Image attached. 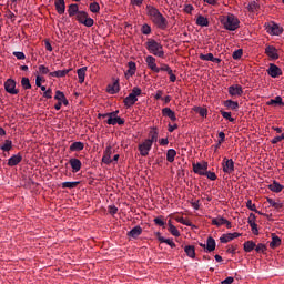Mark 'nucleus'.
<instances>
[{
  "mask_svg": "<svg viewBox=\"0 0 284 284\" xmlns=\"http://www.w3.org/2000/svg\"><path fill=\"white\" fill-rule=\"evenodd\" d=\"M268 77H272V79H278L283 74V70L278 68V65L271 63L267 69Z\"/></svg>",
  "mask_w": 284,
  "mask_h": 284,
  "instance_id": "obj_9",
  "label": "nucleus"
},
{
  "mask_svg": "<svg viewBox=\"0 0 284 284\" xmlns=\"http://www.w3.org/2000/svg\"><path fill=\"white\" fill-rule=\"evenodd\" d=\"M266 105H284L283 98L281 95L275 97L266 102Z\"/></svg>",
  "mask_w": 284,
  "mask_h": 284,
  "instance_id": "obj_39",
  "label": "nucleus"
},
{
  "mask_svg": "<svg viewBox=\"0 0 284 284\" xmlns=\"http://www.w3.org/2000/svg\"><path fill=\"white\" fill-rule=\"evenodd\" d=\"M146 65L149 70H152V72H155V74H159V68L156 67V58L152 55H148L145 58Z\"/></svg>",
  "mask_w": 284,
  "mask_h": 284,
  "instance_id": "obj_15",
  "label": "nucleus"
},
{
  "mask_svg": "<svg viewBox=\"0 0 284 284\" xmlns=\"http://www.w3.org/2000/svg\"><path fill=\"white\" fill-rule=\"evenodd\" d=\"M184 252L189 258H196V250L194 248V245H186Z\"/></svg>",
  "mask_w": 284,
  "mask_h": 284,
  "instance_id": "obj_33",
  "label": "nucleus"
},
{
  "mask_svg": "<svg viewBox=\"0 0 284 284\" xmlns=\"http://www.w3.org/2000/svg\"><path fill=\"white\" fill-rule=\"evenodd\" d=\"M221 115L223 116V119H226V121H230V123H234L235 121V119L232 118V112L221 111Z\"/></svg>",
  "mask_w": 284,
  "mask_h": 284,
  "instance_id": "obj_47",
  "label": "nucleus"
},
{
  "mask_svg": "<svg viewBox=\"0 0 284 284\" xmlns=\"http://www.w3.org/2000/svg\"><path fill=\"white\" fill-rule=\"evenodd\" d=\"M75 19L79 23L85 26V28H92V26H94V19L89 18L87 11H80L78 16H75Z\"/></svg>",
  "mask_w": 284,
  "mask_h": 284,
  "instance_id": "obj_6",
  "label": "nucleus"
},
{
  "mask_svg": "<svg viewBox=\"0 0 284 284\" xmlns=\"http://www.w3.org/2000/svg\"><path fill=\"white\" fill-rule=\"evenodd\" d=\"M102 163L110 165L112 163V148L109 145L105 148L102 156Z\"/></svg>",
  "mask_w": 284,
  "mask_h": 284,
  "instance_id": "obj_17",
  "label": "nucleus"
},
{
  "mask_svg": "<svg viewBox=\"0 0 284 284\" xmlns=\"http://www.w3.org/2000/svg\"><path fill=\"white\" fill-rule=\"evenodd\" d=\"M85 72H88V67H82L77 70L79 83H84L85 82Z\"/></svg>",
  "mask_w": 284,
  "mask_h": 284,
  "instance_id": "obj_34",
  "label": "nucleus"
},
{
  "mask_svg": "<svg viewBox=\"0 0 284 284\" xmlns=\"http://www.w3.org/2000/svg\"><path fill=\"white\" fill-rule=\"evenodd\" d=\"M152 143L150 140H144L142 143L139 144L138 150L141 156H148L150 154V150H152Z\"/></svg>",
  "mask_w": 284,
  "mask_h": 284,
  "instance_id": "obj_8",
  "label": "nucleus"
},
{
  "mask_svg": "<svg viewBox=\"0 0 284 284\" xmlns=\"http://www.w3.org/2000/svg\"><path fill=\"white\" fill-rule=\"evenodd\" d=\"M83 148H85V144L83 142H73L69 150L70 152H81V150H83Z\"/></svg>",
  "mask_w": 284,
  "mask_h": 284,
  "instance_id": "obj_32",
  "label": "nucleus"
},
{
  "mask_svg": "<svg viewBox=\"0 0 284 284\" xmlns=\"http://www.w3.org/2000/svg\"><path fill=\"white\" fill-rule=\"evenodd\" d=\"M214 250H216V240H214V237H212V236H209L206 240L205 252L210 253V252H214Z\"/></svg>",
  "mask_w": 284,
  "mask_h": 284,
  "instance_id": "obj_25",
  "label": "nucleus"
},
{
  "mask_svg": "<svg viewBox=\"0 0 284 284\" xmlns=\"http://www.w3.org/2000/svg\"><path fill=\"white\" fill-rule=\"evenodd\" d=\"M44 99H52V89H48L44 93H43Z\"/></svg>",
  "mask_w": 284,
  "mask_h": 284,
  "instance_id": "obj_64",
  "label": "nucleus"
},
{
  "mask_svg": "<svg viewBox=\"0 0 284 284\" xmlns=\"http://www.w3.org/2000/svg\"><path fill=\"white\" fill-rule=\"evenodd\" d=\"M64 98H65V93H63V91H60V90L55 91V95H54L55 101L61 102Z\"/></svg>",
  "mask_w": 284,
  "mask_h": 284,
  "instance_id": "obj_56",
  "label": "nucleus"
},
{
  "mask_svg": "<svg viewBox=\"0 0 284 284\" xmlns=\"http://www.w3.org/2000/svg\"><path fill=\"white\" fill-rule=\"evenodd\" d=\"M265 54L268 59H272V61H276L278 59V50L274 45H267L265 48Z\"/></svg>",
  "mask_w": 284,
  "mask_h": 284,
  "instance_id": "obj_14",
  "label": "nucleus"
},
{
  "mask_svg": "<svg viewBox=\"0 0 284 284\" xmlns=\"http://www.w3.org/2000/svg\"><path fill=\"white\" fill-rule=\"evenodd\" d=\"M143 234V229L139 225L134 226L131 231L128 232V236L131 239H138V236H141Z\"/></svg>",
  "mask_w": 284,
  "mask_h": 284,
  "instance_id": "obj_26",
  "label": "nucleus"
},
{
  "mask_svg": "<svg viewBox=\"0 0 284 284\" xmlns=\"http://www.w3.org/2000/svg\"><path fill=\"white\" fill-rule=\"evenodd\" d=\"M196 26H200V28H207L210 26V20L205 18L204 16H197L195 20Z\"/></svg>",
  "mask_w": 284,
  "mask_h": 284,
  "instance_id": "obj_29",
  "label": "nucleus"
},
{
  "mask_svg": "<svg viewBox=\"0 0 284 284\" xmlns=\"http://www.w3.org/2000/svg\"><path fill=\"white\" fill-rule=\"evenodd\" d=\"M159 72H166L168 74H172V68H170L169 64L163 63L159 68Z\"/></svg>",
  "mask_w": 284,
  "mask_h": 284,
  "instance_id": "obj_50",
  "label": "nucleus"
},
{
  "mask_svg": "<svg viewBox=\"0 0 284 284\" xmlns=\"http://www.w3.org/2000/svg\"><path fill=\"white\" fill-rule=\"evenodd\" d=\"M193 110H194V112H197V114H200V116H202L203 119H205V116H207V109H205V108L194 106Z\"/></svg>",
  "mask_w": 284,
  "mask_h": 284,
  "instance_id": "obj_43",
  "label": "nucleus"
},
{
  "mask_svg": "<svg viewBox=\"0 0 284 284\" xmlns=\"http://www.w3.org/2000/svg\"><path fill=\"white\" fill-rule=\"evenodd\" d=\"M79 181H74V182H62L61 187L63 190H74V187H77V185H79Z\"/></svg>",
  "mask_w": 284,
  "mask_h": 284,
  "instance_id": "obj_41",
  "label": "nucleus"
},
{
  "mask_svg": "<svg viewBox=\"0 0 284 284\" xmlns=\"http://www.w3.org/2000/svg\"><path fill=\"white\" fill-rule=\"evenodd\" d=\"M79 12H81V11H79V4H77V3L69 4V7H68L69 17H78Z\"/></svg>",
  "mask_w": 284,
  "mask_h": 284,
  "instance_id": "obj_28",
  "label": "nucleus"
},
{
  "mask_svg": "<svg viewBox=\"0 0 284 284\" xmlns=\"http://www.w3.org/2000/svg\"><path fill=\"white\" fill-rule=\"evenodd\" d=\"M241 233H226L220 237V243H230V241H234V239H239Z\"/></svg>",
  "mask_w": 284,
  "mask_h": 284,
  "instance_id": "obj_18",
  "label": "nucleus"
},
{
  "mask_svg": "<svg viewBox=\"0 0 284 284\" xmlns=\"http://www.w3.org/2000/svg\"><path fill=\"white\" fill-rule=\"evenodd\" d=\"M23 161V155L21 153L13 154L11 158L8 159L7 165L9 168H14L19 165Z\"/></svg>",
  "mask_w": 284,
  "mask_h": 284,
  "instance_id": "obj_12",
  "label": "nucleus"
},
{
  "mask_svg": "<svg viewBox=\"0 0 284 284\" xmlns=\"http://www.w3.org/2000/svg\"><path fill=\"white\" fill-rule=\"evenodd\" d=\"M145 10H146V16L152 21V23H154V26L160 28V30H165L168 28V19L163 17L161 11H159L156 7L152 4H148Z\"/></svg>",
  "mask_w": 284,
  "mask_h": 284,
  "instance_id": "obj_1",
  "label": "nucleus"
},
{
  "mask_svg": "<svg viewBox=\"0 0 284 284\" xmlns=\"http://www.w3.org/2000/svg\"><path fill=\"white\" fill-rule=\"evenodd\" d=\"M0 150L3 152H10V150H12V140H6L4 143L0 146Z\"/></svg>",
  "mask_w": 284,
  "mask_h": 284,
  "instance_id": "obj_42",
  "label": "nucleus"
},
{
  "mask_svg": "<svg viewBox=\"0 0 284 284\" xmlns=\"http://www.w3.org/2000/svg\"><path fill=\"white\" fill-rule=\"evenodd\" d=\"M255 252H257V254H263L264 252H267V246L263 243L255 244Z\"/></svg>",
  "mask_w": 284,
  "mask_h": 284,
  "instance_id": "obj_46",
  "label": "nucleus"
},
{
  "mask_svg": "<svg viewBox=\"0 0 284 284\" xmlns=\"http://www.w3.org/2000/svg\"><path fill=\"white\" fill-rule=\"evenodd\" d=\"M268 190L278 194V192H283V185L274 180L273 183L268 185Z\"/></svg>",
  "mask_w": 284,
  "mask_h": 284,
  "instance_id": "obj_31",
  "label": "nucleus"
},
{
  "mask_svg": "<svg viewBox=\"0 0 284 284\" xmlns=\"http://www.w3.org/2000/svg\"><path fill=\"white\" fill-rule=\"evenodd\" d=\"M251 231L255 236H258V225L255 223L250 224Z\"/></svg>",
  "mask_w": 284,
  "mask_h": 284,
  "instance_id": "obj_60",
  "label": "nucleus"
},
{
  "mask_svg": "<svg viewBox=\"0 0 284 284\" xmlns=\"http://www.w3.org/2000/svg\"><path fill=\"white\" fill-rule=\"evenodd\" d=\"M281 245V237L276 234H272V241L270 243V247L274 250L275 247H278Z\"/></svg>",
  "mask_w": 284,
  "mask_h": 284,
  "instance_id": "obj_36",
  "label": "nucleus"
},
{
  "mask_svg": "<svg viewBox=\"0 0 284 284\" xmlns=\"http://www.w3.org/2000/svg\"><path fill=\"white\" fill-rule=\"evenodd\" d=\"M247 223L248 225L256 223V215L254 213H250Z\"/></svg>",
  "mask_w": 284,
  "mask_h": 284,
  "instance_id": "obj_61",
  "label": "nucleus"
},
{
  "mask_svg": "<svg viewBox=\"0 0 284 284\" xmlns=\"http://www.w3.org/2000/svg\"><path fill=\"white\" fill-rule=\"evenodd\" d=\"M69 164L71 165L73 174H77V172H81V168L83 165V163H81V160L77 158H71L69 160Z\"/></svg>",
  "mask_w": 284,
  "mask_h": 284,
  "instance_id": "obj_16",
  "label": "nucleus"
},
{
  "mask_svg": "<svg viewBox=\"0 0 284 284\" xmlns=\"http://www.w3.org/2000/svg\"><path fill=\"white\" fill-rule=\"evenodd\" d=\"M230 97H243V87L241 84H233L229 87Z\"/></svg>",
  "mask_w": 284,
  "mask_h": 284,
  "instance_id": "obj_13",
  "label": "nucleus"
},
{
  "mask_svg": "<svg viewBox=\"0 0 284 284\" xmlns=\"http://www.w3.org/2000/svg\"><path fill=\"white\" fill-rule=\"evenodd\" d=\"M116 212H119V209L116 206H114V205L109 206V214L114 215V214H116Z\"/></svg>",
  "mask_w": 284,
  "mask_h": 284,
  "instance_id": "obj_63",
  "label": "nucleus"
},
{
  "mask_svg": "<svg viewBox=\"0 0 284 284\" xmlns=\"http://www.w3.org/2000/svg\"><path fill=\"white\" fill-rule=\"evenodd\" d=\"M174 159H176V150L174 149H169L166 151V161L169 163H174Z\"/></svg>",
  "mask_w": 284,
  "mask_h": 284,
  "instance_id": "obj_37",
  "label": "nucleus"
},
{
  "mask_svg": "<svg viewBox=\"0 0 284 284\" xmlns=\"http://www.w3.org/2000/svg\"><path fill=\"white\" fill-rule=\"evenodd\" d=\"M90 12H93V14H98V12H100L101 10V6L99 4V2H92L89 6Z\"/></svg>",
  "mask_w": 284,
  "mask_h": 284,
  "instance_id": "obj_44",
  "label": "nucleus"
},
{
  "mask_svg": "<svg viewBox=\"0 0 284 284\" xmlns=\"http://www.w3.org/2000/svg\"><path fill=\"white\" fill-rule=\"evenodd\" d=\"M200 59H201V61H212L214 59V54L213 53H206V54L201 53Z\"/></svg>",
  "mask_w": 284,
  "mask_h": 284,
  "instance_id": "obj_52",
  "label": "nucleus"
},
{
  "mask_svg": "<svg viewBox=\"0 0 284 284\" xmlns=\"http://www.w3.org/2000/svg\"><path fill=\"white\" fill-rule=\"evenodd\" d=\"M72 72V69H64V70H58L49 73V77L55 78V79H63L67 74H70Z\"/></svg>",
  "mask_w": 284,
  "mask_h": 284,
  "instance_id": "obj_19",
  "label": "nucleus"
},
{
  "mask_svg": "<svg viewBox=\"0 0 284 284\" xmlns=\"http://www.w3.org/2000/svg\"><path fill=\"white\" fill-rule=\"evenodd\" d=\"M264 27L267 34H271V37H281V34H283V28L274 21L265 23Z\"/></svg>",
  "mask_w": 284,
  "mask_h": 284,
  "instance_id": "obj_5",
  "label": "nucleus"
},
{
  "mask_svg": "<svg viewBox=\"0 0 284 284\" xmlns=\"http://www.w3.org/2000/svg\"><path fill=\"white\" fill-rule=\"evenodd\" d=\"M169 232L170 234H172V236H176V237L181 236V232H179V229H176L174 224H170Z\"/></svg>",
  "mask_w": 284,
  "mask_h": 284,
  "instance_id": "obj_48",
  "label": "nucleus"
},
{
  "mask_svg": "<svg viewBox=\"0 0 284 284\" xmlns=\"http://www.w3.org/2000/svg\"><path fill=\"white\" fill-rule=\"evenodd\" d=\"M202 176H206L210 181H216V173L212 171H205Z\"/></svg>",
  "mask_w": 284,
  "mask_h": 284,
  "instance_id": "obj_51",
  "label": "nucleus"
},
{
  "mask_svg": "<svg viewBox=\"0 0 284 284\" xmlns=\"http://www.w3.org/2000/svg\"><path fill=\"white\" fill-rule=\"evenodd\" d=\"M13 57H16L18 59V61H23L26 60V53L21 52V51H16L13 52Z\"/></svg>",
  "mask_w": 284,
  "mask_h": 284,
  "instance_id": "obj_57",
  "label": "nucleus"
},
{
  "mask_svg": "<svg viewBox=\"0 0 284 284\" xmlns=\"http://www.w3.org/2000/svg\"><path fill=\"white\" fill-rule=\"evenodd\" d=\"M153 223L155 225H159V227H165V221H163V216H158L153 220Z\"/></svg>",
  "mask_w": 284,
  "mask_h": 284,
  "instance_id": "obj_53",
  "label": "nucleus"
},
{
  "mask_svg": "<svg viewBox=\"0 0 284 284\" xmlns=\"http://www.w3.org/2000/svg\"><path fill=\"white\" fill-rule=\"evenodd\" d=\"M128 70L125 71L126 79H130V77H134L136 74V62L130 61L128 63Z\"/></svg>",
  "mask_w": 284,
  "mask_h": 284,
  "instance_id": "obj_23",
  "label": "nucleus"
},
{
  "mask_svg": "<svg viewBox=\"0 0 284 284\" xmlns=\"http://www.w3.org/2000/svg\"><path fill=\"white\" fill-rule=\"evenodd\" d=\"M141 32L142 34H151L152 32V27H150L149 24H143L141 28Z\"/></svg>",
  "mask_w": 284,
  "mask_h": 284,
  "instance_id": "obj_55",
  "label": "nucleus"
},
{
  "mask_svg": "<svg viewBox=\"0 0 284 284\" xmlns=\"http://www.w3.org/2000/svg\"><path fill=\"white\" fill-rule=\"evenodd\" d=\"M146 141H150L152 144L156 143L159 141V130L156 126H152L149 131V139Z\"/></svg>",
  "mask_w": 284,
  "mask_h": 284,
  "instance_id": "obj_20",
  "label": "nucleus"
},
{
  "mask_svg": "<svg viewBox=\"0 0 284 284\" xmlns=\"http://www.w3.org/2000/svg\"><path fill=\"white\" fill-rule=\"evenodd\" d=\"M255 247H256V242H254V241H246L243 244L244 252H247V253L255 250Z\"/></svg>",
  "mask_w": 284,
  "mask_h": 284,
  "instance_id": "obj_35",
  "label": "nucleus"
},
{
  "mask_svg": "<svg viewBox=\"0 0 284 284\" xmlns=\"http://www.w3.org/2000/svg\"><path fill=\"white\" fill-rule=\"evenodd\" d=\"M145 48L150 52V54H153V57H159L160 59H163V57H165L163 44L154 39H149L145 42Z\"/></svg>",
  "mask_w": 284,
  "mask_h": 284,
  "instance_id": "obj_3",
  "label": "nucleus"
},
{
  "mask_svg": "<svg viewBox=\"0 0 284 284\" xmlns=\"http://www.w3.org/2000/svg\"><path fill=\"white\" fill-rule=\"evenodd\" d=\"M178 223H181L182 225H186V227H196V225L192 224L190 220H185L184 217L178 219Z\"/></svg>",
  "mask_w": 284,
  "mask_h": 284,
  "instance_id": "obj_49",
  "label": "nucleus"
},
{
  "mask_svg": "<svg viewBox=\"0 0 284 284\" xmlns=\"http://www.w3.org/2000/svg\"><path fill=\"white\" fill-rule=\"evenodd\" d=\"M220 23H222L224 30L229 32H234L241 28V20L234 13H227L220 18Z\"/></svg>",
  "mask_w": 284,
  "mask_h": 284,
  "instance_id": "obj_2",
  "label": "nucleus"
},
{
  "mask_svg": "<svg viewBox=\"0 0 284 284\" xmlns=\"http://www.w3.org/2000/svg\"><path fill=\"white\" fill-rule=\"evenodd\" d=\"M4 90L8 94H19V90H17V81L12 78L7 79L4 82Z\"/></svg>",
  "mask_w": 284,
  "mask_h": 284,
  "instance_id": "obj_7",
  "label": "nucleus"
},
{
  "mask_svg": "<svg viewBox=\"0 0 284 284\" xmlns=\"http://www.w3.org/2000/svg\"><path fill=\"white\" fill-rule=\"evenodd\" d=\"M233 283H234V277L232 276H229L221 282V284H233Z\"/></svg>",
  "mask_w": 284,
  "mask_h": 284,
  "instance_id": "obj_62",
  "label": "nucleus"
},
{
  "mask_svg": "<svg viewBox=\"0 0 284 284\" xmlns=\"http://www.w3.org/2000/svg\"><path fill=\"white\" fill-rule=\"evenodd\" d=\"M224 105L229 108V110H239V102L233 100H225Z\"/></svg>",
  "mask_w": 284,
  "mask_h": 284,
  "instance_id": "obj_40",
  "label": "nucleus"
},
{
  "mask_svg": "<svg viewBox=\"0 0 284 284\" xmlns=\"http://www.w3.org/2000/svg\"><path fill=\"white\" fill-rule=\"evenodd\" d=\"M246 207L251 210V212H256V204L252 203V200L246 201Z\"/></svg>",
  "mask_w": 284,
  "mask_h": 284,
  "instance_id": "obj_59",
  "label": "nucleus"
},
{
  "mask_svg": "<svg viewBox=\"0 0 284 284\" xmlns=\"http://www.w3.org/2000/svg\"><path fill=\"white\" fill-rule=\"evenodd\" d=\"M222 168L225 174H232V172H234V160L224 158Z\"/></svg>",
  "mask_w": 284,
  "mask_h": 284,
  "instance_id": "obj_10",
  "label": "nucleus"
},
{
  "mask_svg": "<svg viewBox=\"0 0 284 284\" xmlns=\"http://www.w3.org/2000/svg\"><path fill=\"white\" fill-rule=\"evenodd\" d=\"M227 223V219L217 216L212 220V225H216V227H221V225H225Z\"/></svg>",
  "mask_w": 284,
  "mask_h": 284,
  "instance_id": "obj_38",
  "label": "nucleus"
},
{
  "mask_svg": "<svg viewBox=\"0 0 284 284\" xmlns=\"http://www.w3.org/2000/svg\"><path fill=\"white\" fill-rule=\"evenodd\" d=\"M21 85H22L23 90H30L32 88V84L30 83L29 78H22Z\"/></svg>",
  "mask_w": 284,
  "mask_h": 284,
  "instance_id": "obj_45",
  "label": "nucleus"
},
{
  "mask_svg": "<svg viewBox=\"0 0 284 284\" xmlns=\"http://www.w3.org/2000/svg\"><path fill=\"white\" fill-rule=\"evenodd\" d=\"M233 59L235 61H239V59H241L243 57V49H237L233 52L232 54Z\"/></svg>",
  "mask_w": 284,
  "mask_h": 284,
  "instance_id": "obj_54",
  "label": "nucleus"
},
{
  "mask_svg": "<svg viewBox=\"0 0 284 284\" xmlns=\"http://www.w3.org/2000/svg\"><path fill=\"white\" fill-rule=\"evenodd\" d=\"M193 172L200 176H203L205 172H207V162H197L193 164Z\"/></svg>",
  "mask_w": 284,
  "mask_h": 284,
  "instance_id": "obj_11",
  "label": "nucleus"
},
{
  "mask_svg": "<svg viewBox=\"0 0 284 284\" xmlns=\"http://www.w3.org/2000/svg\"><path fill=\"white\" fill-rule=\"evenodd\" d=\"M162 114L172 121H176V113L170 108L162 109Z\"/></svg>",
  "mask_w": 284,
  "mask_h": 284,
  "instance_id": "obj_30",
  "label": "nucleus"
},
{
  "mask_svg": "<svg viewBox=\"0 0 284 284\" xmlns=\"http://www.w3.org/2000/svg\"><path fill=\"white\" fill-rule=\"evenodd\" d=\"M141 88L134 87L131 93L123 100L125 108H132L139 101L138 97H141Z\"/></svg>",
  "mask_w": 284,
  "mask_h": 284,
  "instance_id": "obj_4",
  "label": "nucleus"
},
{
  "mask_svg": "<svg viewBox=\"0 0 284 284\" xmlns=\"http://www.w3.org/2000/svg\"><path fill=\"white\" fill-rule=\"evenodd\" d=\"M106 123L108 125H125V120H123L121 116L108 118Z\"/></svg>",
  "mask_w": 284,
  "mask_h": 284,
  "instance_id": "obj_27",
  "label": "nucleus"
},
{
  "mask_svg": "<svg viewBox=\"0 0 284 284\" xmlns=\"http://www.w3.org/2000/svg\"><path fill=\"white\" fill-rule=\"evenodd\" d=\"M58 14H65V0H54Z\"/></svg>",
  "mask_w": 284,
  "mask_h": 284,
  "instance_id": "obj_24",
  "label": "nucleus"
},
{
  "mask_svg": "<svg viewBox=\"0 0 284 284\" xmlns=\"http://www.w3.org/2000/svg\"><path fill=\"white\" fill-rule=\"evenodd\" d=\"M128 70L125 71L126 79H130V77H134L136 74V62L130 61L128 63Z\"/></svg>",
  "mask_w": 284,
  "mask_h": 284,
  "instance_id": "obj_22",
  "label": "nucleus"
},
{
  "mask_svg": "<svg viewBox=\"0 0 284 284\" xmlns=\"http://www.w3.org/2000/svg\"><path fill=\"white\" fill-rule=\"evenodd\" d=\"M120 90L119 80H115L112 84H108L106 87V92L109 94H119Z\"/></svg>",
  "mask_w": 284,
  "mask_h": 284,
  "instance_id": "obj_21",
  "label": "nucleus"
},
{
  "mask_svg": "<svg viewBox=\"0 0 284 284\" xmlns=\"http://www.w3.org/2000/svg\"><path fill=\"white\" fill-rule=\"evenodd\" d=\"M38 70H39L40 74H50V69H48V67H45L43 64L39 65Z\"/></svg>",
  "mask_w": 284,
  "mask_h": 284,
  "instance_id": "obj_58",
  "label": "nucleus"
}]
</instances>
